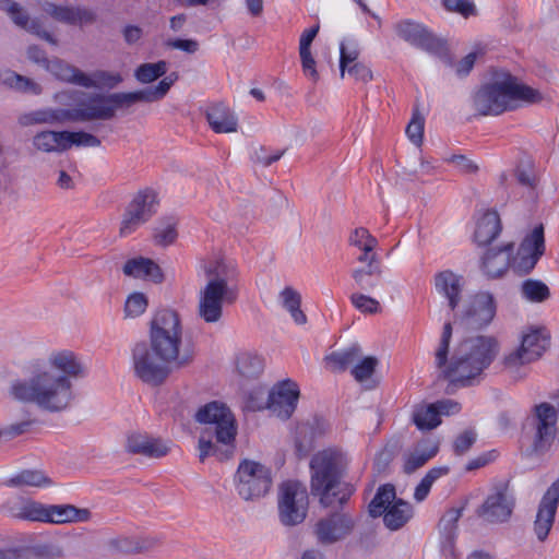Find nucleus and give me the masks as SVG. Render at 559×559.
<instances>
[{"label":"nucleus","instance_id":"1","mask_svg":"<svg viewBox=\"0 0 559 559\" xmlns=\"http://www.w3.org/2000/svg\"><path fill=\"white\" fill-rule=\"evenodd\" d=\"M29 376L12 385V394L23 402L47 412H61L73 399L69 377H79L83 367L70 350L51 353L47 358L29 364Z\"/></svg>","mask_w":559,"mask_h":559},{"label":"nucleus","instance_id":"2","mask_svg":"<svg viewBox=\"0 0 559 559\" xmlns=\"http://www.w3.org/2000/svg\"><path fill=\"white\" fill-rule=\"evenodd\" d=\"M451 338L452 324L447 322L435 352V364L440 376L449 381L448 393H453L457 386L474 385L500 349L495 336L476 335L463 338L449 356Z\"/></svg>","mask_w":559,"mask_h":559},{"label":"nucleus","instance_id":"3","mask_svg":"<svg viewBox=\"0 0 559 559\" xmlns=\"http://www.w3.org/2000/svg\"><path fill=\"white\" fill-rule=\"evenodd\" d=\"M199 423L206 427L199 438V459L204 462L207 456L219 461L229 459L235 450L237 427L230 409L218 402H211L195 414Z\"/></svg>","mask_w":559,"mask_h":559},{"label":"nucleus","instance_id":"4","mask_svg":"<svg viewBox=\"0 0 559 559\" xmlns=\"http://www.w3.org/2000/svg\"><path fill=\"white\" fill-rule=\"evenodd\" d=\"M206 283L200 289L198 314L206 323H216L223 316V306L236 301L237 289L230 286L236 277V270L224 260L214 259L203 263Z\"/></svg>","mask_w":559,"mask_h":559},{"label":"nucleus","instance_id":"5","mask_svg":"<svg viewBox=\"0 0 559 559\" xmlns=\"http://www.w3.org/2000/svg\"><path fill=\"white\" fill-rule=\"evenodd\" d=\"M540 98L537 90L521 83L510 73H501L474 94L473 106L481 116H498L515 109L519 102L536 103Z\"/></svg>","mask_w":559,"mask_h":559},{"label":"nucleus","instance_id":"6","mask_svg":"<svg viewBox=\"0 0 559 559\" xmlns=\"http://www.w3.org/2000/svg\"><path fill=\"white\" fill-rule=\"evenodd\" d=\"M148 345L176 370L189 366L194 358L192 350H181L182 325L179 314L171 309L155 313L151 321Z\"/></svg>","mask_w":559,"mask_h":559},{"label":"nucleus","instance_id":"7","mask_svg":"<svg viewBox=\"0 0 559 559\" xmlns=\"http://www.w3.org/2000/svg\"><path fill=\"white\" fill-rule=\"evenodd\" d=\"M348 456L340 449H325L313 455L310 462L311 491L320 497L324 507L333 506L335 499L340 504L347 501L352 495L350 489L344 492L336 491L342 472L348 465Z\"/></svg>","mask_w":559,"mask_h":559},{"label":"nucleus","instance_id":"8","mask_svg":"<svg viewBox=\"0 0 559 559\" xmlns=\"http://www.w3.org/2000/svg\"><path fill=\"white\" fill-rule=\"evenodd\" d=\"M73 95L84 97L87 121L111 120L119 109H128L136 103H153L147 88L111 94H86L75 91Z\"/></svg>","mask_w":559,"mask_h":559},{"label":"nucleus","instance_id":"9","mask_svg":"<svg viewBox=\"0 0 559 559\" xmlns=\"http://www.w3.org/2000/svg\"><path fill=\"white\" fill-rule=\"evenodd\" d=\"M372 518L383 515V522L391 531L404 526L413 516V507L407 501L395 498V488L391 484L379 487L369 503Z\"/></svg>","mask_w":559,"mask_h":559},{"label":"nucleus","instance_id":"10","mask_svg":"<svg viewBox=\"0 0 559 559\" xmlns=\"http://www.w3.org/2000/svg\"><path fill=\"white\" fill-rule=\"evenodd\" d=\"M131 360L134 376L152 386L163 384L171 372L176 370L165 359H162L145 342L136 343L133 346Z\"/></svg>","mask_w":559,"mask_h":559},{"label":"nucleus","instance_id":"11","mask_svg":"<svg viewBox=\"0 0 559 559\" xmlns=\"http://www.w3.org/2000/svg\"><path fill=\"white\" fill-rule=\"evenodd\" d=\"M309 496L307 488L299 481L287 480L280 485L277 511L280 522L285 526L301 524L308 513Z\"/></svg>","mask_w":559,"mask_h":559},{"label":"nucleus","instance_id":"12","mask_svg":"<svg viewBox=\"0 0 559 559\" xmlns=\"http://www.w3.org/2000/svg\"><path fill=\"white\" fill-rule=\"evenodd\" d=\"M271 486L272 474L269 467L252 460L240 462L235 474V487L241 499H260L270 491Z\"/></svg>","mask_w":559,"mask_h":559},{"label":"nucleus","instance_id":"13","mask_svg":"<svg viewBox=\"0 0 559 559\" xmlns=\"http://www.w3.org/2000/svg\"><path fill=\"white\" fill-rule=\"evenodd\" d=\"M47 71L63 82L85 88L100 86L114 87L122 81V76L120 74L103 70H97L92 74H86L76 67L58 58L51 59L50 62L47 63Z\"/></svg>","mask_w":559,"mask_h":559},{"label":"nucleus","instance_id":"14","mask_svg":"<svg viewBox=\"0 0 559 559\" xmlns=\"http://www.w3.org/2000/svg\"><path fill=\"white\" fill-rule=\"evenodd\" d=\"M75 104L71 108H41L20 116L19 123L23 127L33 124H64L69 122H88L84 97L71 94Z\"/></svg>","mask_w":559,"mask_h":559},{"label":"nucleus","instance_id":"15","mask_svg":"<svg viewBox=\"0 0 559 559\" xmlns=\"http://www.w3.org/2000/svg\"><path fill=\"white\" fill-rule=\"evenodd\" d=\"M157 205L155 191L146 189L135 194L122 216L120 236L127 237L146 223L156 213Z\"/></svg>","mask_w":559,"mask_h":559},{"label":"nucleus","instance_id":"16","mask_svg":"<svg viewBox=\"0 0 559 559\" xmlns=\"http://www.w3.org/2000/svg\"><path fill=\"white\" fill-rule=\"evenodd\" d=\"M545 253L544 227L538 225L522 240L511 261L512 270L519 275L531 273Z\"/></svg>","mask_w":559,"mask_h":559},{"label":"nucleus","instance_id":"17","mask_svg":"<svg viewBox=\"0 0 559 559\" xmlns=\"http://www.w3.org/2000/svg\"><path fill=\"white\" fill-rule=\"evenodd\" d=\"M514 504L515 498L509 485L500 483L492 488L477 514L487 522L503 523L511 516Z\"/></svg>","mask_w":559,"mask_h":559},{"label":"nucleus","instance_id":"18","mask_svg":"<svg viewBox=\"0 0 559 559\" xmlns=\"http://www.w3.org/2000/svg\"><path fill=\"white\" fill-rule=\"evenodd\" d=\"M496 310L493 296L487 292H479L473 296L466 309L457 317V322L467 330H479L493 320Z\"/></svg>","mask_w":559,"mask_h":559},{"label":"nucleus","instance_id":"19","mask_svg":"<svg viewBox=\"0 0 559 559\" xmlns=\"http://www.w3.org/2000/svg\"><path fill=\"white\" fill-rule=\"evenodd\" d=\"M549 345V335L545 329L532 330L523 335L521 346L504 358L508 368H516L538 359Z\"/></svg>","mask_w":559,"mask_h":559},{"label":"nucleus","instance_id":"20","mask_svg":"<svg viewBox=\"0 0 559 559\" xmlns=\"http://www.w3.org/2000/svg\"><path fill=\"white\" fill-rule=\"evenodd\" d=\"M394 31L401 39L417 48L436 55L444 52V44L419 23L411 20L400 21L395 23Z\"/></svg>","mask_w":559,"mask_h":559},{"label":"nucleus","instance_id":"21","mask_svg":"<svg viewBox=\"0 0 559 559\" xmlns=\"http://www.w3.org/2000/svg\"><path fill=\"white\" fill-rule=\"evenodd\" d=\"M354 526L355 522L349 514L335 512L317 522L314 535L320 544L331 545L348 536Z\"/></svg>","mask_w":559,"mask_h":559},{"label":"nucleus","instance_id":"22","mask_svg":"<svg viewBox=\"0 0 559 559\" xmlns=\"http://www.w3.org/2000/svg\"><path fill=\"white\" fill-rule=\"evenodd\" d=\"M298 385L285 380L275 385L267 394L266 407L278 418L288 419L297 406Z\"/></svg>","mask_w":559,"mask_h":559},{"label":"nucleus","instance_id":"23","mask_svg":"<svg viewBox=\"0 0 559 559\" xmlns=\"http://www.w3.org/2000/svg\"><path fill=\"white\" fill-rule=\"evenodd\" d=\"M536 436L533 442V452L544 454L551 445L556 436L557 411L548 403L535 407Z\"/></svg>","mask_w":559,"mask_h":559},{"label":"nucleus","instance_id":"24","mask_svg":"<svg viewBox=\"0 0 559 559\" xmlns=\"http://www.w3.org/2000/svg\"><path fill=\"white\" fill-rule=\"evenodd\" d=\"M40 8L53 20L70 25L92 24L96 20L95 13L86 8L57 5L49 1H44Z\"/></svg>","mask_w":559,"mask_h":559},{"label":"nucleus","instance_id":"25","mask_svg":"<svg viewBox=\"0 0 559 559\" xmlns=\"http://www.w3.org/2000/svg\"><path fill=\"white\" fill-rule=\"evenodd\" d=\"M0 10L7 12L11 16L14 24L21 28L39 36L50 44H57V40L52 37V35L43 29L40 22L36 19L31 20L28 14L17 2L13 0H0Z\"/></svg>","mask_w":559,"mask_h":559},{"label":"nucleus","instance_id":"26","mask_svg":"<svg viewBox=\"0 0 559 559\" xmlns=\"http://www.w3.org/2000/svg\"><path fill=\"white\" fill-rule=\"evenodd\" d=\"M126 450L132 454L159 459L168 453L169 448L160 439L144 433H132L127 438Z\"/></svg>","mask_w":559,"mask_h":559},{"label":"nucleus","instance_id":"27","mask_svg":"<svg viewBox=\"0 0 559 559\" xmlns=\"http://www.w3.org/2000/svg\"><path fill=\"white\" fill-rule=\"evenodd\" d=\"M92 519L87 508H78L73 504L46 506L45 521L52 524L85 523Z\"/></svg>","mask_w":559,"mask_h":559},{"label":"nucleus","instance_id":"28","mask_svg":"<svg viewBox=\"0 0 559 559\" xmlns=\"http://www.w3.org/2000/svg\"><path fill=\"white\" fill-rule=\"evenodd\" d=\"M92 519L87 508H78L73 504L46 506L45 521L52 524L85 523Z\"/></svg>","mask_w":559,"mask_h":559},{"label":"nucleus","instance_id":"29","mask_svg":"<svg viewBox=\"0 0 559 559\" xmlns=\"http://www.w3.org/2000/svg\"><path fill=\"white\" fill-rule=\"evenodd\" d=\"M206 120L216 133H231L238 130V118L234 110L224 103H215L205 111Z\"/></svg>","mask_w":559,"mask_h":559},{"label":"nucleus","instance_id":"30","mask_svg":"<svg viewBox=\"0 0 559 559\" xmlns=\"http://www.w3.org/2000/svg\"><path fill=\"white\" fill-rule=\"evenodd\" d=\"M348 242L361 252L357 257L358 262L366 264L379 262L378 254L374 252L379 245L378 239L367 228H355L348 237Z\"/></svg>","mask_w":559,"mask_h":559},{"label":"nucleus","instance_id":"31","mask_svg":"<svg viewBox=\"0 0 559 559\" xmlns=\"http://www.w3.org/2000/svg\"><path fill=\"white\" fill-rule=\"evenodd\" d=\"M435 286L437 292L448 299L450 309L454 310L461 299L462 276L449 270L442 271L435 276Z\"/></svg>","mask_w":559,"mask_h":559},{"label":"nucleus","instance_id":"32","mask_svg":"<svg viewBox=\"0 0 559 559\" xmlns=\"http://www.w3.org/2000/svg\"><path fill=\"white\" fill-rule=\"evenodd\" d=\"M558 502L559 500L547 493L542 498L534 522V532L540 542L547 538L552 527Z\"/></svg>","mask_w":559,"mask_h":559},{"label":"nucleus","instance_id":"33","mask_svg":"<svg viewBox=\"0 0 559 559\" xmlns=\"http://www.w3.org/2000/svg\"><path fill=\"white\" fill-rule=\"evenodd\" d=\"M512 248L513 245L508 243L497 250L489 249L486 251L483 258V267L488 276L500 277L511 266L510 253Z\"/></svg>","mask_w":559,"mask_h":559},{"label":"nucleus","instance_id":"34","mask_svg":"<svg viewBox=\"0 0 559 559\" xmlns=\"http://www.w3.org/2000/svg\"><path fill=\"white\" fill-rule=\"evenodd\" d=\"M123 273L134 278L150 280L160 283L164 278L160 267L150 259L135 258L126 262Z\"/></svg>","mask_w":559,"mask_h":559},{"label":"nucleus","instance_id":"35","mask_svg":"<svg viewBox=\"0 0 559 559\" xmlns=\"http://www.w3.org/2000/svg\"><path fill=\"white\" fill-rule=\"evenodd\" d=\"M439 447L433 441L419 442L412 452L405 455L403 469L406 474H412L438 453Z\"/></svg>","mask_w":559,"mask_h":559},{"label":"nucleus","instance_id":"36","mask_svg":"<svg viewBox=\"0 0 559 559\" xmlns=\"http://www.w3.org/2000/svg\"><path fill=\"white\" fill-rule=\"evenodd\" d=\"M500 217L496 211H487L478 219L475 229V240L478 245L490 243L500 233Z\"/></svg>","mask_w":559,"mask_h":559},{"label":"nucleus","instance_id":"37","mask_svg":"<svg viewBox=\"0 0 559 559\" xmlns=\"http://www.w3.org/2000/svg\"><path fill=\"white\" fill-rule=\"evenodd\" d=\"M382 269L380 262L367 263L365 267H357L352 271V278L356 287L361 290H374L382 277Z\"/></svg>","mask_w":559,"mask_h":559},{"label":"nucleus","instance_id":"38","mask_svg":"<svg viewBox=\"0 0 559 559\" xmlns=\"http://www.w3.org/2000/svg\"><path fill=\"white\" fill-rule=\"evenodd\" d=\"M33 146L44 153H61L66 151L64 131L45 130L36 133L32 140Z\"/></svg>","mask_w":559,"mask_h":559},{"label":"nucleus","instance_id":"39","mask_svg":"<svg viewBox=\"0 0 559 559\" xmlns=\"http://www.w3.org/2000/svg\"><path fill=\"white\" fill-rule=\"evenodd\" d=\"M361 358V349L359 345H352L345 349L333 352L325 357V360L331 364L334 372H343Z\"/></svg>","mask_w":559,"mask_h":559},{"label":"nucleus","instance_id":"40","mask_svg":"<svg viewBox=\"0 0 559 559\" xmlns=\"http://www.w3.org/2000/svg\"><path fill=\"white\" fill-rule=\"evenodd\" d=\"M412 420L419 430H431L441 423L433 404H417L413 408Z\"/></svg>","mask_w":559,"mask_h":559},{"label":"nucleus","instance_id":"41","mask_svg":"<svg viewBox=\"0 0 559 559\" xmlns=\"http://www.w3.org/2000/svg\"><path fill=\"white\" fill-rule=\"evenodd\" d=\"M239 374L247 379L258 378L264 368L263 359L253 353H241L236 361Z\"/></svg>","mask_w":559,"mask_h":559},{"label":"nucleus","instance_id":"42","mask_svg":"<svg viewBox=\"0 0 559 559\" xmlns=\"http://www.w3.org/2000/svg\"><path fill=\"white\" fill-rule=\"evenodd\" d=\"M280 298L282 300L283 307L290 313L293 320L297 324H305L307 321V317L304 311L300 309L301 305V296L295 290L293 287H285L281 294Z\"/></svg>","mask_w":559,"mask_h":559},{"label":"nucleus","instance_id":"43","mask_svg":"<svg viewBox=\"0 0 559 559\" xmlns=\"http://www.w3.org/2000/svg\"><path fill=\"white\" fill-rule=\"evenodd\" d=\"M51 480L40 471L25 469L8 480L9 486L44 487L49 486Z\"/></svg>","mask_w":559,"mask_h":559},{"label":"nucleus","instance_id":"44","mask_svg":"<svg viewBox=\"0 0 559 559\" xmlns=\"http://www.w3.org/2000/svg\"><path fill=\"white\" fill-rule=\"evenodd\" d=\"M522 296L531 302H543L549 298L548 286L538 280H526L521 285Z\"/></svg>","mask_w":559,"mask_h":559},{"label":"nucleus","instance_id":"45","mask_svg":"<svg viewBox=\"0 0 559 559\" xmlns=\"http://www.w3.org/2000/svg\"><path fill=\"white\" fill-rule=\"evenodd\" d=\"M167 71V62L160 60L156 63H143L134 72L135 79L143 84H148L163 76Z\"/></svg>","mask_w":559,"mask_h":559},{"label":"nucleus","instance_id":"46","mask_svg":"<svg viewBox=\"0 0 559 559\" xmlns=\"http://www.w3.org/2000/svg\"><path fill=\"white\" fill-rule=\"evenodd\" d=\"M107 550L111 555L128 556L135 555L136 544L135 536L120 535L110 538L106 543Z\"/></svg>","mask_w":559,"mask_h":559},{"label":"nucleus","instance_id":"47","mask_svg":"<svg viewBox=\"0 0 559 559\" xmlns=\"http://www.w3.org/2000/svg\"><path fill=\"white\" fill-rule=\"evenodd\" d=\"M359 48L354 40H344L340 44V72L341 78L345 76L346 69L357 61Z\"/></svg>","mask_w":559,"mask_h":559},{"label":"nucleus","instance_id":"48","mask_svg":"<svg viewBox=\"0 0 559 559\" xmlns=\"http://www.w3.org/2000/svg\"><path fill=\"white\" fill-rule=\"evenodd\" d=\"M461 515L462 509H450L439 522V528L450 546L455 537L456 523Z\"/></svg>","mask_w":559,"mask_h":559},{"label":"nucleus","instance_id":"49","mask_svg":"<svg viewBox=\"0 0 559 559\" xmlns=\"http://www.w3.org/2000/svg\"><path fill=\"white\" fill-rule=\"evenodd\" d=\"M66 151L72 145L85 146V147H97L100 145V140L92 134L84 131H64Z\"/></svg>","mask_w":559,"mask_h":559},{"label":"nucleus","instance_id":"50","mask_svg":"<svg viewBox=\"0 0 559 559\" xmlns=\"http://www.w3.org/2000/svg\"><path fill=\"white\" fill-rule=\"evenodd\" d=\"M46 506L36 501H25L19 508L15 516L29 521H45Z\"/></svg>","mask_w":559,"mask_h":559},{"label":"nucleus","instance_id":"51","mask_svg":"<svg viewBox=\"0 0 559 559\" xmlns=\"http://www.w3.org/2000/svg\"><path fill=\"white\" fill-rule=\"evenodd\" d=\"M4 82L21 92L32 94H39L41 92V88L37 83L14 72H7Z\"/></svg>","mask_w":559,"mask_h":559},{"label":"nucleus","instance_id":"52","mask_svg":"<svg viewBox=\"0 0 559 559\" xmlns=\"http://www.w3.org/2000/svg\"><path fill=\"white\" fill-rule=\"evenodd\" d=\"M147 298L142 293L131 294L124 304V316L126 318H136L145 312L147 308Z\"/></svg>","mask_w":559,"mask_h":559},{"label":"nucleus","instance_id":"53","mask_svg":"<svg viewBox=\"0 0 559 559\" xmlns=\"http://www.w3.org/2000/svg\"><path fill=\"white\" fill-rule=\"evenodd\" d=\"M352 305L360 312L376 314L381 311L380 302L362 293H354L350 296Z\"/></svg>","mask_w":559,"mask_h":559},{"label":"nucleus","instance_id":"54","mask_svg":"<svg viewBox=\"0 0 559 559\" xmlns=\"http://www.w3.org/2000/svg\"><path fill=\"white\" fill-rule=\"evenodd\" d=\"M377 366L378 359L376 357H365L354 365L352 368V374L358 382H364L371 378Z\"/></svg>","mask_w":559,"mask_h":559},{"label":"nucleus","instance_id":"55","mask_svg":"<svg viewBox=\"0 0 559 559\" xmlns=\"http://www.w3.org/2000/svg\"><path fill=\"white\" fill-rule=\"evenodd\" d=\"M177 223L175 219L170 218L159 227L155 229L154 238L155 241L160 246H168L173 243L177 238Z\"/></svg>","mask_w":559,"mask_h":559},{"label":"nucleus","instance_id":"56","mask_svg":"<svg viewBox=\"0 0 559 559\" xmlns=\"http://www.w3.org/2000/svg\"><path fill=\"white\" fill-rule=\"evenodd\" d=\"M424 123V117L418 111H414L413 118L406 127L408 139L418 146L423 143Z\"/></svg>","mask_w":559,"mask_h":559},{"label":"nucleus","instance_id":"57","mask_svg":"<svg viewBox=\"0 0 559 559\" xmlns=\"http://www.w3.org/2000/svg\"><path fill=\"white\" fill-rule=\"evenodd\" d=\"M178 80L177 73H170L164 78L156 86L147 87V92L153 102L160 100L170 90L171 85Z\"/></svg>","mask_w":559,"mask_h":559},{"label":"nucleus","instance_id":"58","mask_svg":"<svg viewBox=\"0 0 559 559\" xmlns=\"http://www.w3.org/2000/svg\"><path fill=\"white\" fill-rule=\"evenodd\" d=\"M135 555L153 551L162 546V538L157 535L135 536Z\"/></svg>","mask_w":559,"mask_h":559},{"label":"nucleus","instance_id":"59","mask_svg":"<svg viewBox=\"0 0 559 559\" xmlns=\"http://www.w3.org/2000/svg\"><path fill=\"white\" fill-rule=\"evenodd\" d=\"M475 441H476V433L473 430L463 431L462 433H460L456 437V439L453 443V449H454L455 454L463 455L471 449V447L475 443Z\"/></svg>","mask_w":559,"mask_h":559},{"label":"nucleus","instance_id":"60","mask_svg":"<svg viewBox=\"0 0 559 559\" xmlns=\"http://www.w3.org/2000/svg\"><path fill=\"white\" fill-rule=\"evenodd\" d=\"M447 10L456 12L467 17L475 13V5L469 0H443Z\"/></svg>","mask_w":559,"mask_h":559},{"label":"nucleus","instance_id":"61","mask_svg":"<svg viewBox=\"0 0 559 559\" xmlns=\"http://www.w3.org/2000/svg\"><path fill=\"white\" fill-rule=\"evenodd\" d=\"M299 56L304 73L313 82H317L319 80V73L316 69V60L312 57L311 50H299Z\"/></svg>","mask_w":559,"mask_h":559},{"label":"nucleus","instance_id":"62","mask_svg":"<svg viewBox=\"0 0 559 559\" xmlns=\"http://www.w3.org/2000/svg\"><path fill=\"white\" fill-rule=\"evenodd\" d=\"M264 395L265 390L262 388H257L249 392L246 397L245 408L253 412L264 408L266 406Z\"/></svg>","mask_w":559,"mask_h":559},{"label":"nucleus","instance_id":"63","mask_svg":"<svg viewBox=\"0 0 559 559\" xmlns=\"http://www.w3.org/2000/svg\"><path fill=\"white\" fill-rule=\"evenodd\" d=\"M346 72L358 82L367 83L372 80L371 70L362 62L352 64Z\"/></svg>","mask_w":559,"mask_h":559},{"label":"nucleus","instance_id":"64","mask_svg":"<svg viewBox=\"0 0 559 559\" xmlns=\"http://www.w3.org/2000/svg\"><path fill=\"white\" fill-rule=\"evenodd\" d=\"M451 163L464 174H474L478 170V166L463 155H455L451 158Z\"/></svg>","mask_w":559,"mask_h":559}]
</instances>
